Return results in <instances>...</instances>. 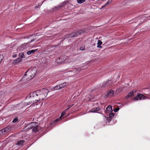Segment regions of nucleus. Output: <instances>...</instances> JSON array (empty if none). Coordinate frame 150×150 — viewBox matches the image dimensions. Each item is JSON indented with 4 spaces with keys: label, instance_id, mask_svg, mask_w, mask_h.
Wrapping results in <instances>:
<instances>
[{
    "label": "nucleus",
    "instance_id": "obj_18",
    "mask_svg": "<svg viewBox=\"0 0 150 150\" xmlns=\"http://www.w3.org/2000/svg\"><path fill=\"white\" fill-rule=\"evenodd\" d=\"M67 84V83L66 82H64L60 84L59 85L60 87L61 88H62L65 86Z\"/></svg>",
    "mask_w": 150,
    "mask_h": 150
},
{
    "label": "nucleus",
    "instance_id": "obj_31",
    "mask_svg": "<svg viewBox=\"0 0 150 150\" xmlns=\"http://www.w3.org/2000/svg\"><path fill=\"white\" fill-rule=\"evenodd\" d=\"M46 0H45L44 1H43V2H42V3H43V2H44V1H46Z\"/></svg>",
    "mask_w": 150,
    "mask_h": 150
},
{
    "label": "nucleus",
    "instance_id": "obj_16",
    "mask_svg": "<svg viewBox=\"0 0 150 150\" xmlns=\"http://www.w3.org/2000/svg\"><path fill=\"white\" fill-rule=\"evenodd\" d=\"M19 56L20 57V58L21 59H23L25 58V56L24 55V54L23 52H21L19 54Z\"/></svg>",
    "mask_w": 150,
    "mask_h": 150
},
{
    "label": "nucleus",
    "instance_id": "obj_14",
    "mask_svg": "<svg viewBox=\"0 0 150 150\" xmlns=\"http://www.w3.org/2000/svg\"><path fill=\"white\" fill-rule=\"evenodd\" d=\"M134 95L133 92H130L126 96V98H128L133 96Z\"/></svg>",
    "mask_w": 150,
    "mask_h": 150
},
{
    "label": "nucleus",
    "instance_id": "obj_30",
    "mask_svg": "<svg viewBox=\"0 0 150 150\" xmlns=\"http://www.w3.org/2000/svg\"><path fill=\"white\" fill-rule=\"evenodd\" d=\"M17 56V55L16 54H15L13 55V57L14 58H15Z\"/></svg>",
    "mask_w": 150,
    "mask_h": 150
},
{
    "label": "nucleus",
    "instance_id": "obj_15",
    "mask_svg": "<svg viewBox=\"0 0 150 150\" xmlns=\"http://www.w3.org/2000/svg\"><path fill=\"white\" fill-rule=\"evenodd\" d=\"M102 44V42L101 40H98L97 43V47L98 48H102V47L100 45Z\"/></svg>",
    "mask_w": 150,
    "mask_h": 150
},
{
    "label": "nucleus",
    "instance_id": "obj_27",
    "mask_svg": "<svg viewBox=\"0 0 150 150\" xmlns=\"http://www.w3.org/2000/svg\"><path fill=\"white\" fill-rule=\"evenodd\" d=\"M18 119L15 118L13 120L12 122H18Z\"/></svg>",
    "mask_w": 150,
    "mask_h": 150
},
{
    "label": "nucleus",
    "instance_id": "obj_2",
    "mask_svg": "<svg viewBox=\"0 0 150 150\" xmlns=\"http://www.w3.org/2000/svg\"><path fill=\"white\" fill-rule=\"evenodd\" d=\"M33 93H30L29 97H27L28 101L26 102L27 105L30 104H33L36 103L39 101L37 98L36 96H32Z\"/></svg>",
    "mask_w": 150,
    "mask_h": 150
},
{
    "label": "nucleus",
    "instance_id": "obj_28",
    "mask_svg": "<svg viewBox=\"0 0 150 150\" xmlns=\"http://www.w3.org/2000/svg\"><path fill=\"white\" fill-rule=\"evenodd\" d=\"M80 49L81 50H85V47H80Z\"/></svg>",
    "mask_w": 150,
    "mask_h": 150
},
{
    "label": "nucleus",
    "instance_id": "obj_21",
    "mask_svg": "<svg viewBox=\"0 0 150 150\" xmlns=\"http://www.w3.org/2000/svg\"><path fill=\"white\" fill-rule=\"evenodd\" d=\"M24 141H18L17 143V144L18 145H22L24 143Z\"/></svg>",
    "mask_w": 150,
    "mask_h": 150
},
{
    "label": "nucleus",
    "instance_id": "obj_17",
    "mask_svg": "<svg viewBox=\"0 0 150 150\" xmlns=\"http://www.w3.org/2000/svg\"><path fill=\"white\" fill-rule=\"evenodd\" d=\"M38 125H36V126H35L34 127L32 128V130L34 132H36L38 130Z\"/></svg>",
    "mask_w": 150,
    "mask_h": 150
},
{
    "label": "nucleus",
    "instance_id": "obj_10",
    "mask_svg": "<svg viewBox=\"0 0 150 150\" xmlns=\"http://www.w3.org/2000/svg\"><path fill=\"white\" fill-rule=\"evenodd\" d=\"M114 94V91L112 90H110L107 93V94L106 95V96L107 97H111L113 96Z\"/></svg>",
    "mask_w": 150,
    "mask_h": 150
},
{
    "label": "nucleus",
    "instance_id": "obj_19",
    "mask_svg": "<svg viewBox=\"0 0 150 150\" xmlns=\"http://www.w3.org/2000/svg\"><path fill=\"white\" fill-rule=\"evenodd\" d=\"M112 110V106L111 105L108 106L106 108V110L110 111Z\"/></svg>",
    "mask_w": 150,
    "mask_h": 150
},
{
    "label": "nucleus",
    "instance_id": "obj_22",
    "mask_svg": "<svg viewBox=\"0 0 150 150\" xmlns=\"http://www.w3.org/2000/svg\"><path fill=\"white\" fill-rule=\"evenodd\" d=\"M4 58V57L2 55L0 54V64Z\"/></svg>",
    "mask_w": 150,
    "mask_h": 150
},
{
    "label": "nucleus",
    "instance_id": "obj_6",
    "mask_svg": "<svg viewBox=\"0 0 150 150\" xmlns=\"http://www.w3.org/2000/svg\"><path fill=\"white\" fill-rule=\"evenodd\" d=\"M146 98V97L144 95L141 94H138L136 97L133 98V100L134 101H137L138 100H142V99H145Z\"/></svg>",
    "mask_w": 150,
    "mask_h": 150
},
{
    "label": "nucleus",
    "instance_id": "obj_23",
    "mask_svg": "<svg viewBox=\"0 0 150 150\" xmlns=\"http://www.w3.org/2000/svg\"><path fill=\"white\" fill-rule=\"evenodd\" d=\"M85 1V0H77V2L79 4H81Z\"/></svg>",
    "mask_w": 150,
    "mask_h": 150
},
{
    "label": "nucleus",
    "instance_id": "obj_4",
    "mask_svg": "<svg viewBox=\"0 0 150 150\" xmlns=\"http://www.w3.org/2000/svg\"><path fill=\"white\" fill-rule=\"evenodd\" d=\"M73 105H72L71 106H70L67 109H66V110H65L63 112L62 114H61V116L59 118H58L56 119L52 123H51V124L52 125H57V124H56V123L58 121H59V120H61V119H62V117L66 113V112H67V111L71 107V106H72Z\"/></svg>",
    "mask_w": 150,
    "mask_h": 150
},
{
    "label": "nucleus",
    "instance_id": "obj_26",
    "mask_svg": "<svg viewBox=\"0 0 150 150\" xmlns=\"http://www.w3.org/2000/svg\"><path fill=\"white\" fill-rule=\"evenodd\" d=\"M119 109H120V108L119 107H117V108L114 109V111L115 112H116L119 110Z\"/></svg>",
    "mask_w": 150,
    "mask_h": 150
},
{
    "label": "nucleus",
    "instance_id": "obj_13",
    "mask_svg": "<svg viewBox=\"0 0 150 150\" xmlns=\"http://www.w3.org/2000/svg\"><path fill=\"white\" fill-rule=\"evenodd\" d=\"M99 108L98 107L90 110L89 112H97V111H98L99 110Z\"/></svg>",
    "mask_w": 150,
    "mask_h": 150
},
{
    "label": "nucleus",
    "instance_id": "obj_1",
    "mask_svg": "<svg viewBox=\"0 0 150 150\" xmlns=\"http://www.w3.org/2000/svg\"><path fill=\"white\" fill-rule=\"evenodd\" d=\"M49 91L47 89L38 90L33 93L32 96H36L39 101L43 100L47 96Z\"/></svg>",
    "mask_w": 150,
    "mask_h": 150
},
{
    "label": "nucleus",
    "instance_id": "obj_9",
    "mask_svg": "<svg viewBox=\"0 0 150 150\" xmlns=\"http://www.w3.org/2000/svg\"><path fill=\"white\" fill-rule=\"evenodd\" d=\"M112 81H111V79H109L106 82L104 83L103 84V86H109L111 85Z\"/></svg>",
    "mask_w": 150,
    "mask_h": 150
},
{
    "label": "nucleus",
    "instance_id": "obj_8",
    "mask_svg": "<svg viewBox=\"0 0 150 150\" xmlns=\"http://www.w3.org/2000/svg\"><path fill=\"white\" fill-rule=\"evenodd\" d=\"M36 123L35 122H31L30 124L26 126V127L27 128V129L29 130L31 129L33 127L36 126Z\"/></svg>",
    "mask_w": 150,
    "mask_h": 150
},
{
    "label": "nucleus",
    "instance_id": "obj_5",
    "mask_svg": "<svg viewBox=\"0 0 150 150\" xmlns=\"http://www.w3.org/2000/svg\"><path fill=\"white\" fill-rule=\"evenodd\" d=\"M28 72H29L30 73V76L31 77H33V76H34L36 74V67H34L31 69H28L26 72L25 75H26V73Z\"/></svg>",
    "mask_w": 150,
    "mask_h": 150
},
{
    "label": "nucleus",
    "instance_id": "obj_7",
    "mask_svg": "<svg viewBox=\"0 0 150 150\" xmlns=\"http://www.w3.org/2000/svg\"><path fill=\"white\" fill-rule=\"evenodd\" d=\"M83 33V30H80L77 31H75L73 32L70 35V36L71 37H74L76 36V35H79L82 34Z\"/></svg>",
    "mask_w": 150,
    "mask_h": 150
},
{
    "label": "nucleus",
    "instance_id": "obj_24",
    "mask_svg": "<svg viewBox=\"0 0 150 150\" xmlns=\"http://www.w3.org/2000/svg\"><path fill=\"white\" fill-rule=\"evenodd\" d=\"M111 2V1H109V0L103 6V7H105L106 6V5H108V4H110V2Z\"/></svg>",
    "mask_w": 150,
    "mask_h": 150
},
{
    "label": "nucleus",
    "instance_id": "obj_3",
    "mask_svg": "<svg viewBox=\"0 0 150 150\" xmlns=\"http://www.w3.org/2000/svg\"><path fill=\"white\" fill-rule=\"evenodd\" d=\"M13 127L12 126H8L0 130V137L12 131Z\"/></svg>",
    "mask_w": 150,
    "mask_h": 150
},
{
    "label": "nucleus",
    "instance_id": "obj_11",
    "mask_svg": "<svg viewBox=\"0 0 150 150\" xmlns=\"http://www.w3.org/2000/svg\"><path fill=\"white\" fill-rule=\"evenodd\" d=\"M22 61V59L21 58H18L15 59L13 61V64L14 65Z\"/></svg>",
    "mask_w": 150,
    "mask_h": 150
},
{
    "label": "nucleus",
    "instance_id": "obj_29",
    "mask_svg": "<svg viewBox=\"0 0 150 150\" xmlns=\"http://www.w3.org/2000/svg\"><path fill=\"white\" fill-rule=\"evenodd\" d=\"M34 39H32V40H31L29 42H27L26 43V44H29V43L30 42H32L33 41H34Z\"/></svg>",
    "mask_w": 150,
    "mask_h": 150
},
{
    "label": "nucleus",
    "instance_id": "obj_25",
    "mask_svg": "<svg viewBox=\"0 0 150 150\" xmlns=\"http://www.w3.org/2000/svg\"><path fill=\"white\" fill-rule=\"evenodd\" d=\"M114 115L113 113H110L109 115V117L110 118H112V117H114Z\"/></svg>",
    "mask_w": 150,
    "mask_h": 150
},
{
    "label": "nucleus",
    "instance_id": "obj_20",
    "mask_svg": "<svg viewBox=\"0 0 150 150\" xmlns=\"http://www.w3.org/2000/svg\"><path fill=\"white\" fill-rule=\"evenodd\" d=\"M61 88L60 87L59 85L54 87V89L52 90H58Z\"/></svg>",
    "mask_w": 150,
    "mask_h": 150
},
{
    "label": "nucleus",
    "instance_id": "obj_12",
    "mask_svg": "<svg viewBox=\"0 0 150 150\" xmlns=\"http://www.w3.org/2000/svg\"><path fill=\"white\" fill-rule=\"evenodd\" d=\"M38 49L33 50L29 51L27 52V54L28 55H30L32 53H34Z\"/></svg>",
    "mask_w": 150,
    "mask_h": 150
}]
</instances>
